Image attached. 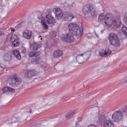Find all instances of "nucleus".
<instances>
[{"mask_svg": "<svg viewBox=\"0 0 127 127\" xmlns=\"http://www.w3.org/2000/svg\"><path fill=\"white\" fill-rule=\"evenodd\" d=\"M104 14H100L99 16L98 20L99 22L103 21L104 18V23L106 26L108 28L113 26L115 28H117L119 27L121 24V22L119 19H116L113 17H111V14L107 13L104 16Z\"/></svg>", "mask_w": 127, "mask_h": 127, "instance_id": "obj_1", "label": "nucleus"}, {"mask_svg": "<svg viewBox=\"0 0 127 127\" xmlns=\"http://www.w3.org/2000/svg\"><path fill=\"white\" fill-rule=\"evenodd\" d=\"M53 11L55 14L56 18L58 20L62 18L64 21L70 22L74 18L73 15L71 13L65 12L63 14L61 10L58 8H54Z\"/></svg>", "mask_w": 127, "mask_h": 127, "instance_id": "obj_2", "label": "nucleus"}, {"mask_svg": "<svg viewBox=\"0 0 127 127\" xmlns=\"http://www.w3.org/2000/svg\"><path fill=\"white\" fill-rule=\"evenodd\" d=\"M69 30L74 35L78 36L81 35L83 33V29L80 28L78 25L75 24L70 23L68 26Z\"/></svg>", "mask_w": 127, "mask_h": 127, "instance_id": "obj_3", "label": "nucleus"}, {"mask_svg": "<svg viewBox=\"0 0 127 127\" xmlns=\"http://www.w3.org/2000/svg\"><path fill=\"white\" fill-rule=\"evenodd\" d=\"M108 40L110 44L115 47H118L120 45L119 40L116 35L113 33L110 34L109 36Z\"/></svg>", "mask_w": 127, "mask_h": 127, "instance_id": "obj_4", "label": "nucleus"}, {"mask_svg": "<svg viewBox=\"0 0 127 127\" xmlns=\"http://www.w3.org/2000/svg\"><path fill=\"white\" fill-rule=\"evenodd\" d=\"M90 52H87L77 56L76 60L79 64H81L86 62L90 56Z\"/></svg>", "mask_w": 127, "mask_h": 127, "instance_id": "obj_5", "label": "nucleus"}, {"mask_svg": "<svg viewBox=\"0 0 127 127\" xmlns=\"http://www.w3.org/2000/svg\"><path fill=\"white\" fill-rule=\"evenodd\" d=\"M8 82L10 85H18L21 83V79L18 77L14 76L8 79Z\"/></svg>", "mask_w": 127, "mask_h": 127, "instance_id": "obj_6", "label": "nucleus"}, {"mask_svg": "<svg viewBox=\"0 0 127 127\" xmlns=\"http://www.w3.org/2000/svg\"><path fill=\"white\" fill-rule=\"evenodd\" d=\"M112 119L116 122H118L121 120L123 118L122 113L120 111L115 112L112 116Z\"/></svg>", "mask_w": 127, "mask_h": 127, "instance_id": "obj_7", "label": "nucleus"}, {"mask_svg": "<svg viewBox=\"0 0 127 127\" xmlns=\"http://www.w3.org/2000/svg\"><path fill=\"white\" fill-rule=\"evenodd\" d=\"M93 6L92 3H88L84 6L82 11L85 14L89 13L93 9Z\"/></svg>", "mask_w": 127, "mask_h": 127, "instance_id": "obj_8", "label": "nucleus"}, {"mask_svg": "<svg viewBox=\"0 0 127 127\" xmlns=\"http://www.w3.org/2000/svg\"><path fill=\"white\" fill-rule=\"evenodd\" d=\"M62 39L64 41L71 42L73 41L74 38L70 34H67L62 37Z\"/></svg>", "mask_w": 127, "mask_h": 127, "instance_id": "obj_9", "label": "nucleus"}, {"mask_svg": "<svg viewBox=\"0 0 127 127\" xmlns=\"http://www.w3.org/2000/svg\"><path fill=\"white\" fill-rule=\"evenodd\" d=\"M32 32L30 30H26L23 32V37L28 39H30L32 36Z\"/></svg>", "mask_w": 127, "mask_h": 127, "instance_id": "obj_10", "label": "nucleus"}, {"mask_svg": "<svg viewBox=\"0 0 127 127\" xmlns=\"http://www.w3.org/2000/svg\"><path fill=\"white\" fill-rule=\"evenodd\" d=\"M36 72L32 70L27 71L25 74V77L28 78H30L36 75Z\"/></svg>", "mask_w": 127, "mask_h": 127, "instance_id": "obj_11", "label": "nucleus"}, {"mask_svg": "<svg viewBox=\"0 0 127 127\" xmlns=\"http://www.w3.org/2000/svg\"><path fill=\"white\" fill-rule=\"evenodd\" d=\"M46 22L48 24H53L55 23V20L50 15L48 14L46 15Z\"/></svg>", "mask_w": 127, "mask_h": 127, "instance_id": "obj_12", "label": "nucleus"}, {"mask_svg": "<svg viewBox=\"0 0 127 127\" xmlns=\"http://www.w3.org/2000/svg\"><path fill=\"white\" fill-rule=\"evenodd\" d=\"M41 47V45L38 43H32L30 45V48L31 50L36 51Z\"/></svg>", "mask_w": 127, "mask_h": 127, "instance_id": "obj_13", "label": "nucleus"}, {"mask_svg": "<svg viewBox=\"0 0 127 127\" xmlns=\"http://www.w3.org/2000/svg\"><path fill=\"white\" fill-rule=\"evenodd\" d=\"M101 125L103 127H113V125L112 122L107 120L102 123Z\"/></svg>", "mask_w": 127, "mask_h": 127, "instance_id": "obj_14", "label": "nucleus"}, {"mask_svg": "<svg viewBox=\"0 0 127 127\" xmlns=\"http://www.w3.org/2000/svg\"><path fill=\"white\" fill-rule=\"evenodd\" d=\"M63 55V52L60 50H57L53 53V57L55 58H58L61 57Z\"/></svg>", "mask_w": 127, "mask_h": 127, "instance_id": "obj_15", "label": "nucleus"}, {"mask_svg": "<svg viewBox=\"0 0 127 127\" xmlns=\"http://www.w3.org/2000/svg\"><path fill=\"white\" fill-rule=\"evenodd\" d=\"M3 58L6 61H10L11 59V56L10 54L6 53L4 55Z\"/></svg>", "mask_w": 127, "mask_h": 127, "instance_id": "obj_16", "label": "nucleus"}, {"mask_svg": "<svg viewBox=\"0 0 127 127\" xmlns=\"http://www.w3.org/2000/svg\"><path fill=\"white\" fill-rule=\"evenodd\" d=\"M40 54V53L38 52H29V56L31 57H37Z\"/></svg>", "mask_w": 127, "mask_h": 127, "instance_id": "obj_17", "label": "nucleus"}, {"mask_svg": "<svg viewBox=\"0 0 127 127\" xmlns=\"http://www.w3.org/2000/svg\"><path fill=\"white\" fill-rule=\"evenodd\" d=\"M98 118L99 121L101 122L102 123L106 120V118L104 116L100 114L98 115Z\"/></svg>", "mask_w": 127, "mask_h": 127, "instance_id": "obj_18", "label": "nucleus"}, {"mask_svg": "<svg viewBox=\"0 0 127 127\" xmlns=\"http://www.w3.org/2000/svg\"><path fill=\"white\" fill-rule=\"evenodd\" d=\"M74 112L73 111H71L66 114L65 117L67 119H69L72 117L74 114Z\"/></svg>", "mask_w": 127, "mask_h": 127, "instance_id": "obj_19", "label": "nucleus"}, {"mask_svg": "<svg viewBox=\"0 0 127 127\" xmlns=\"http://www.w3.org/2000/svg\"><path fill=\"white\" fill-rule=\"evenodd\" d=\"M13 54L18 59L21 58V56L17 50H15L13 51Z\"/></svg>", "mask_w": 127, "mask_h": 127, "instance_id": "obj_20", "label": "nucleus"}, {"mask_svg": "<svg viewBox=\"0 0 127 127\" xmlns=\"http://www.w3.org/2000/svg\"><path fill=\"white\" fill-rule=\"evenodd\" d=\"M121 31L123 34L127 36V28L125 26L123 27L122 28Z\"/></svg>", "mask_w": 127, "mask_h": 127, "instance_id": "obj_21", "label": "nucleus"}, {"mask_svg": "<svg viewBox=\"0 0 127 127\" xmlns=\"http://www.w3.org/2000/svg\"><path fill=\"white\" fill-rule=\"evenodd\" d=\"M18 40V38L16 35L14 34H12L10 38V41L12 42H13L14 41H15L16 40Z\"/></svg>", "mask_w": 127, "mask_h": 127, "instance_id": "obj_22", "label": "nucleus"}, {"mask_svg": "<svg viewBox=\"0 0 127 127\" xmlns=\"http://www.w3.org/2000/svg\"><path fill=\"white\" fill-rule=\"evenodd\" d=\"M12 45L15 47H18L20 44V42L18 40H16L12 42Z\"/></svg>", "mask_w": 127, "mask_h": 127, "instance_id": "obj_23", "label": "nucleus"}, {"mask_svg": "<svg viewBox=\"0 0 127 127\" xmlns=\"http://www.w3.org/2000/svg\"><path fill=\"white\" fill-rule=\"evenodd\" d=\"M99 55L101 57L106 56L104 50L103 49L100 50L99 51Z\"/></svg>", "mask_w": 127, "mask_h": 127, "instance_id": "obj_24", "label": "nucleus"}, {"mask_svg": "<svg viewBox=\"0 0 127 127\" xmlns=\"http://www.w3.org/2000/svg\"><path fill=\"white\" fill-rule=\"evenodd\" d=\"M104 51L106 56L110 55L111 52V50L108 48H106Z\"/></svg>", "mask_w": 127, "mask_h": 127, "instance_id": "obj_25", "label": "nucleus"}, {"mask_svg": "<svg viewBox=\"0 0 127 127\" xmlns=\"http://www.w3.org/2000/svg\"><path fill=\"white\" fill-rule=\"evenodd\" d=\"M41 23L42 24V25L43 26L44 29H46L48 28L47 26L46 25V23L44 22V20H42Z\"/></svg>", "mask_w": 127, "mask_h": 127, "instance_id": "obj_26", "label": "nucleus"}, {"mask_svg": "<svg viewBox=\"0 0 127 127\" xmlns=\"http://www.w3.org/2000/svg\"><path fill=\"white\" fill-rule=\"evenodd\" d=\"M41 62V60L39 57H37L36 58L34 61V62L36 64L39 63H40Z\"/></svg>", "mask_w": 127, "mask_h": 127, "instance_id": "obj_27", "label": "nucleus"}, {"mask_svg": "<svg viewBox=\"0 0 127 127\" xmlns=\"http://www.w3.org/2000/svg\"><path fill=\"white\" fill-rule=\"evenodd\" d=\"M8 87H4L1 89V91L3 93H8Z\"/></svg>", "mask_w": 127, "mask_h": 127, "instance_id": "obj_28", "label": "nucleus"}, {"mask_svg": "<svg viewBox=\"0 0 127 127\" xmlns=\"http://www.w3.org/2000/svg\"><path fill=\"white\" fill-rule=\"evenodd\" d=\"M91 16L93 17H95L97 15V13L96 11H94L92 12L91 13Z\"/></svg>", "mask_w": 127, "mask_h": 127, "instance_id": "obj_29", "label": "nucleus"}, {"mask_svg": "<svg viewBox=\"0 0 127 127\" xmlns=\"http://www.w3.org/2000/svg\"><path fill=\"white\" fill-rule=\"evenodd\" d=\"M8 93L14 92L15 91V90L11 87H8Z\"/></svg>", "mask_w": 127, "mask_h": 127, "instance_id": "obj_30", "label": "nucleus"}, {"mask_svg": "<svg viewBox=\"0 0 127 127\" xmlns=\"http://www.w3.org/2000/svg\"><path fill=\"white\" fill-rule=\"evenodd\" d=\"M124 21L125 23L127 24V13L125 15L124 18Z\"/></svg>", "mask_w": 127, "mask_h": 127, "instance_id": "obj_31", "label": "nucleus"}, {"mask_svg": "<svg viewBox=\"0 0 127 127\" xmlns=\"http://www.w3.org/2000/svg\"><path fill=\"white\" fill-rule=\"evenodd\" d=\"M52 35L54 37H55L56 36V33L55 31H53L52 32Z\"/></svg>", "mask_w": 127, "mask_h": 127, "instance_id": "obj_32", "label": "nucleus"}, {"mask_svg": "<svg viewBox=\"0 0 127 127\" xmlns=\"http://www.w3.org/2000/svg\"><path fill=\"white\" fill-rule=\"evenodd\" d=\"M88 127H96V126L93 124H91Z\"/></svg>", "mask_w": 127, "mask_h": 127, "instance_id": "obj_33", "label": "nucleus"}, {"mask_svg": "<svg viewBox=\"0 0 127 127\" xmlns=\"http://www.w3.org/2000/svg\"><path fill=\"white\" fill-rule=\"evenodd\" d=\"M124 84L126 87H127V80L124 82Z\"/></svg>", "mask_w": 127, "mask_h": 127, "instance_id": "obj_34", "label": "nucleus"}, {"mask_svg": "<svg viewBox=\"0 0 127 127\" xmlns=\"http://www.w3.org/2000/svg\"><path fill=\"white\" fill-rule=\"evenodd\" d=\"M32 109H30L29 111H28V112L29 113H32Z\"/></svg>", "mask_w": 127, "mask_h": 127, "instance_id": "obj_35", "label": "nucleus"}, {"mask_svg": "<svg viewBox=\"0 0 127 127\" xmlns=\"http://www.w3.org/2000/svg\"><path fill=\"white\" fill-rule=\"evenodd\" d=\"M25 52V49L23 50L22 51V52L23 53H24Z\"/></svg>", "mask_w": 127, "mask_h": 127, "instance_id": "obj_36", "label": "nucleus"}, {"mask_svg": "<svg viewBox=\"0 0 127 127\" xmlns=\"http://www.w3.org/2000/svg\"><path fill=\"white\" fill-rule=\"evenodd\" d=\"M2 34V32L1 30L0 29V35Z\"/></svg>", "mask_w": 127, "mask_h": 127, "instance_id": "obj_37", "label": "nucleus"}, {"mask_svg": "<svg viewBox=\"0 0 127 127\" xmlns=\"http://www.w3.org/2000/svg\"><path fill=\"white\" fill-rule=\"evenodd\" d=\"M12 31H13V32H14L15 31V30L14 29H12L11 30Z\"/></svg>", "mask_w": 127, "mask_h": 127, "instance_id": "obj_38", "label": "nucleus"}, {"mask_svg": "<svg viewBox=\"0 0 127 127\" xmlns=\"http://www.w3.org/2000/svg\"><path fill=\"white\" fill-rule=\"evenodd\" d=\"M41 36H39V37H38V38H39V37H41Z\"/></svg>", "mask_w": 127, "mask_h": 127, "instance_id": "obj_39", "label": "nucleus"}, {"mask_svg": "<svg viewBox=\"0 0 127 127\" xmlns=\"http://www.w3.org/2000/svg\"><path fill=\"white\" fill-rule=\"evenodd\" d=\"M40 39H41V40H42V38H41Z\"/></svg>", "mask_w": 127, "mask_h": 127, "instance_id": "obj_40", "label": "nucleus"}, {"mask_svg": "<svg viewBox=\"0 0 127 127\" xmlns=\"http://www.w3.org/2000/svg\"><path fill=\"white\" fill-rule=\"evenodd\" d=\"M80 118H78V119H80Z\"/></svg>", "mask_w": 127, "mask_h": 127, "instance_id": "obj_41", "label": "nucleus"}, {"mask_svg": "<svg viewBox=\"0 0 127 127\" xmlns=\"http://www.w3.org/2000/svg\"><path fill=\"white\" fill-rule=\"evenodd\" d=\"M76 124L77 125V123H76Z\"/></svg>", "mask_w": 127, "mask_h": 127, "instance_id": "obj_42", "label": "nucleus"}]
</instances>
